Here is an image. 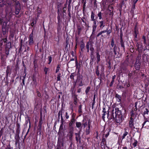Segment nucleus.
Listing matches in <instances>:
<instances>
[{"label":"nucleus","instance_id":"f257e3e1","mask_svg":"<svg viewBox=\"0 0 149 149\" xmlns=\"http://www.w3.org/2000/svg\"><path fill=\"white\" fill-rule=\"evenodd\" d=\"M109 119L115 120L117 125H119L124 119L123 117L122 111L118 107L115 108V111L113 109L111 112V118H109Z\"/></svg>","mask_w":149,"mask_h":149},{"label":"nucleus","instance_id":"f03ea898","mask_svg":"<svg viewBox=\"0 0 149 149\" xmlns=\"http://www.w3.org/2000/svg\"><path fill=\"white\" fill-rule=\"evenodd\" d=\"M141 57L140 56H138L136 58L135 62L134 64V67L136 70H139L140 68L141 62L140 60Z\"/></svg>","mask_w":149,"mask_h":149},{"label":"nucleus","instance_id":"7ed1b4c3","mask_svg":"<svg viewBox=\"0 0 149 149\" xmlns=\"http://www.w3.org/2000/svg\"><path fill=\"white\" fill-rule=\"evenodd\" d=\"M117 47L116 45L114 46L113 49L112 48L110 49V50L113 49V50L114 54L113 56L114 58H120L121 56V54H120L119 52L117 51Z\"/></svg>","mask_w":149,"mask_h":149},{"label":"nucleus","instance_id":"20e7f679","mask_svg":"<svg viewBox=\"0 0 149 149\" xmlns=\"http://www.w3.org/2000/svg\"><path fill=\"white\" fill-rule=\"evenodd\" d=\"M7 23L6 22H4L2 26L1 31L3 35H5L8 31V27H7Z\"/></svg>","mask_w":149,"mask_h":149},{"label":"nucleus","instance_id":"39448f33","mask_svg":"<svg viewBox=\"0 0 149 149\" xmlns=\"http://www.w3.org/2000/svg\"><path fill=\"white\" fill-rule=\"evenodd\" d=\"M83 78L82 75H80L79 74L78 77L76 81L79 86H81L84 85L83 83Z\"/></svg>","mask_w":149,"mask_h":149},{"label":"nucleus","instance_id":"423d86ee","mask_svg":"<svg viewBox=\"0 0 149 149\" xmlns=\"http://www.w3.org/2000/svg\"><path fill=\"white\" fill-rule=\"evenodd\" d=\"M11 5V3H7V0H0V7H3L4 6H6L7 7H9Z\"/></svg>","mask_w":149,"mask_h":149},{"label":"nucleus","instance_id":"0eeeda50","mask_svg":"<svg viewBox=\"0 0 149 149\" xmlns=\"http://www.w3.org/2000/svg\"><path fill=\"white\" fill-rule=\"evenodd\" d=\"M107 32V35H109L111 32V30L109 29L108 30V28H107L106 29V30H104L103 31H102L99 33L97 35V37H99L100 35H101V36L102 37H105L106 36L104 35V36L103 35H102V34Z\"/></svg>","mask_w":149,"mask_h":149},{"label":"nucleus","instance_id":"6e6552de","mask_svg":"<svg viewBox=\"0 0 149 149\" xmlns=\"http://www.w3.org/2000/svg\"><path fill=\"white\" fill-rule=\"evenodd\" d=\"M134 119L132 117L130 118L129 123V127L131 130H134L135 128L134 126Z\"/></svg>","mask_w":149,"mask_h":149},{"label":"nucleus","instance_id":"1a4fd4ad","mask_svg":"<svg viewBox=\"0 0 149 149\" xmlns=\"http://www.w3.org/2000/svg\"><path fill=\"white\" fill-rule=\"evenodd\" d=\"M103 114H102V118L104 121H105V116L106 113L107 115V118L109 119V109H106L105 108H103L102 111Z\"/></svg>","mask_w":149,"mask_h":149},{"label":"nucleus","instance_id":"9d476101","mask_svg":"<svg viewBox=\"0 0 149 149\" xmlns=\"http://www.w3.org/2000/svg\"><path fill=\"white\" fill-rule=\"evenodd\" d=\"M81 131V130L80 129V130H79V131L77 133H75V135L76 136V140L77 142H79V143H80L81 142V137L80 136V134Z\"/></svg>","mask_w":149,"mask_h":149},{"label":"nucleus","instance_id":"9b49d317","mask_svg":"<svg viewBox=\"0 0 149 149\" xmlns=\"http://www.w3.org/2000/svg\"><path fill=\"white\" fill-rule=\"evenodd\" d=\"M63 146V139H58L57 145V149H60L61 147Z\"/></svg>","mask_w":149,"mask_h":149},{"label":"nucleus","instance_id":"f8f14e48","mask_svg":"<svg viewBox=\"0 0 149 149\" xmlns=\"http://www.w3.org/2000/svg\"><path fill=\"white\" fill-rule=\"evenodd\" d=\"M33 31H32L31 33L30 34L29 36V45L30 46L32 45L33 44Z\"/></svg>","mask_w":149,"mask_h":149},{"label":"nucleus","instance_id":"ddd939ff","mask_svg":"<svg viewBox=\"0 0 149 149\" xmlns=\"http://www.w3.org/2000/svg\"><path fill=\"white\" fill-rule=\"evenodd\" d=\"M127 65H125V64L123 63L122 65L121 66V69L123 71V72L124 73H126L129 70L127 69Z\"/></svg>","mask_w":149,"mask_h":149},{"label":"nucleus","instance_id":"4468645a","mask_svg":"<svg viewBox=\"0 0 149 149\" xmlns=\"http://www.w3.org/2000/svg\"><path fill=\"white\" fill-rule=\"evenodd\" d=\"M93 21V24L92 26V33H93L96 31L98 23L97 24V21L96 20Z\"/></svg>","mask_w":149,"mask_h":149},{"label":"nucleus","instance_id":"2eb2a0df","mask_svg":"<svg viewBox=\"0 0 149 149\" xmlns=\"http://www.w3.org/2000/svg\"><path fill=\"white\" fill-rule=\"evenodd\" d=\"M125 42L127 43V41L125 42L124 40H120V45L121 47L123 49L124 52H125Z\"/></svg>","mask_w":149,"mask_h":149},{"label":"nucleus","instance_id":"dca6fc26","mask_svg":"<svg viewBox=\"0 0 149 149\" xmlns=\"http://www.w3.org/2000/svg\"><path fill=\"white\" fill-rule=\"evenodd\" d=\"M138 34L139 31L138 29L137 28L136 26H135L134 28V33L133 34V36H134L135 39L137 38V35Z\"/></svg>","mask_w":149,"mask_h":149},{"label":"nucleus","instance_id":"f3484780","mask_svg":"<svg viewBox=\"0 0 149 149\" xmlns=\"http://www.w3.org/2000/svg\"><path fill=\"white\" fill-rule=\"evenodd\" d=\"M19 134H16L15 136V144L17 145V144H19V140L20 137L19 136Z\"/></svg>","mask_w":149,"mask_h":149},{"label":"nucleus","instance_id":"a211bd4d","mask_svg":"<svg viewBox=\"0 0 149 149\" xmlns=\"http://www.w3.org/2000/svg\"><path fill=\"white\" fill-rule=\"evenodd\" d=\"M88 129H87L86 131V135H88L89 134V133L90 132V127L91 126V124H90V120H89L88 121Z\"/></svg>","mask_w":149,"mask_h":149},{"label":"nucleus","instance_id":"6ab92c4d","mask_svg":"<svg viewBox=\"0 0 149 149\" xmlns=\"http://www.w3.org/2000/svg\"><path fill=\"white\" fill-rule=\"evenodd\" d=\"M17 129L16 131V134H19L20 130V124L17 123L16 124Z\"/></svg>","mask_w":149,"mask_h":149},{"label":"nucleus","instance_id":"aec40b11","mask_svg":"<svg viewBox=\"0 0 149 149\" xmlns=\"http://www.w3.org/2000/svg\"><path fill=\"white\" fill-rule=\"evenodd\" d=\"M76 127H77L79 128V130L81 129H81L82 127V123L80 122H76Z\"/></svg>","mask_w":149,"mask_h":149},{"label":"nucleus","instance_id":"412c9836","mask_svg":"<svg viewBox=\"0 0 149 149\" xmlns=\"http://www.w3.org/2000/svg\"><path fill=\"white\" fill-rule=\"evenodd\" d=\"M99 27L100 28L102 29L105 26V23L103 21H100L99 22Z\"/></svg>","mask_w":149,"mask_h":149},{"label":"nucleus","instance_id":"4be33fe9","mask_svg":"<svg viewBox=\"0 0 149 149\" xmlns=\"http://www.w3.org/2000/svg\"><path fill=\"white\" fill-rule=\"evenodd\" d=\"M61 14H58L57 19L58 20V24L59 25L61 23Z\"/></svg>","mask_w":149,"mask_h":149},{"label":"nucleus","instance_id":"5701e85b","mask_svg":"<svg viewBox=\"0 0 149 149\" xmlns=\"http://www.w3.org/2000/svg\"><path fill=\"white\" fill-rule=\"evenodd\" d=\"M93 42L92 41H91L88 42H87L86 45V49H89V45H90V46H91V45L93 43Z\"/></svg>","mask_w":149,"mask_h":149},{"label":"nucleus","instance_id":"b1692460","mask_svg":"<svg viewBox=\"0 0 149 149\" xmlns=\"http://www.w3.org/2000/svg\"><path fill=\"white\" fill-rule=\"evenodd\" d=\"M74 103V104L76 105L77 104V95L74 94L73 95Z\"/></svg>","mask_w":149,"mask_h":149},{"label":"nucleus","instance_id":"393cba45","mask_svg":"<svg viewBox=\"0 0 149 149\" xmlns=\"http://www.w3.org/2000/svg\"><path fill=\"white\" fill-rule=\"evenodd\" d=\"M75 120V119H71V121L69 123V127L72 126V125L74 123Z\"/></svg>","mask_w":149,"mask_h":149},{"label":"nucleus","instance_id":"a878e982","mask_svg":"<svg viewBox=\"0 0 149 149\" xmlns=\"http://www.w3.org/2000/svg\"><path fill=\"white\" fill-rule=\"evenodd\" d=\"M95 14L93 11H92L91 12V20L92 21L96 20L95 18Z\"/></svg>","mask_w":149,"mask_h":149},{"label":"nucleus","instance_id":"bb28decb","mask_svg":"<svg viewBox=\"0 0 149 149\" xmlns=\"http://www.w3.org/2000/svg\"><path fill=\"white\" fill-rule=\"evenodd\" d=\"M96 54L97 61V62L98 63L100 61V55L99 54V52L98 51L96 52Z\"/></svg>","mask_w":149,"mask_h":149},{"label":"nucleus","instance_id":"cd10ccee","mask_svg":"<svg viewBox=\"0 0 149 149\" xmlns=\"http://www.w3.org/2000/svg\"><path fill=\"white\" fill-rule=\"evenodd\" d=\"M37 19V18H36V19H33L32 20V22L31 23V25L33 27V26L34 24H35L36 23V20Z\"/></svg>","mask_w":149,"mask_h":149},{"label":"nucleus","instance_id":"c85d7f7f","mask_svg":"<svg viewBox=\"0 0 149 149\" xmlns=\"http://www.w3.org/2000/svg\"><path fill=\"white\" fill-rule=\"evenodd\" d=\"M75 63H76V65L75 66L76 67V68H77L78 69V71H79L80 70V67H81V66H80V64H79V65L78 64V63L77 60H76Z\"/></svg>","mask_w":149,"mask_h":149},{"label":"nucleus","instance_id":"c756f323","mask_svg":"<svg viewBox=\"0 0 149 149\" xmlns=\"http://www.w3.org/2000/svg\"><path fill=\"white\" fill-rule=\"evenodd\" d=\"M10 72V68L9 66H8L7 68V69L6 70V75L7 77L8 76V75L9 74V73Z\"/></svg>","mask_w":149,"mask_h":149},{"label":"nucleus","instance_id":"7c9ffc66","mask_svg":"<svg viewBox=\"0 0 149 149\" xmlns=\"http://www.w3.org/2000/svg\"><path fill=\"white\" fill-rule=\"evenodd\" d=\"M80 47L81 49V51L83 52V49L85 47V45L83 42H81Z\"/></svg>","mask_w":149,"mask_h":149},{"label":"nucleus","instance_id":"2f4dec72","mask_svg":"<svg viewBox=\"0 0 149 149\" xmlns=\"http://www.w3.org/2000/svg\"><path fill=\"white\" fill-rule=\"evenodd\" d=\"M130 51L131 53H133L134 51V47L133 45H131L129 47Z\"/></svg>","mask_w":149,"mask_h":149},{"label":"nucleus","instance_id":"473e14b6","mask_svg":"<svg viewBox=\"0 0 149 149\" xmlns=\"http://www.w3.org/2000/svg\"><path fill=\"white\" fill-rule=\"evenodd\" d=\"M128 55L127 56V58L126 60L124 61L123 63L125 64V65H128L129 63V58L128 57Z\"/></svg>","mask_w":149,"mask_h":149},{"label":"nucleus","instance_id":"72a5a7b5","mask_svg":"<svg viewBox=\"0 0 149 149\" xmlns=\"http://www.w3.org/2000/svg\"><path fill=\"white\" fill-rule=\"evenodd\" d=\"M81 107H82V105L81 104L80 105H79V107H78L79 109L78 110V111L79 113V114H80V115L79 116H80L81 114L82 113V109H81Z\"/></svg>","mask_w":149,"mask_h":149},{"label":"nucleus","instance_id":"f704fd0d","mask_svg":"<svg viewBox=\"0 0 149 149\" xmlns=\"http://www.w3.org/2000/svg\"><path fill=\"white\" fill-rule=\"evenodd\" d=\"M144 119L145 121L144 123L142 124V126L141 128L142 129L144 125L146 123H147V124H149V121L147 120V119L146 118H145Z\"/></svg>","mask_w":149,"mask_h":149},{"label":"nucleus","instance_id":"c9c22d12","mask_svg":"<svg viewBox=\"0 0 149 149\" xmlns=\"http://www.w3.org/2000/svg\"><path fill=\"white\" fill-rule=\"evenodd\" d=\"M42 118H40V119L39 121V123L38 124V127H39V128H41L42 125Z\"/></svg>","mask_w":149,"mask_h":149},{"label":"nucleus","instance_id":"e433bc0d","mask_svg":"<svg viewBox=\"0 0 149 149\" xmlns=\"http://www.w3.org/2000/svg\"><path fill=\"white\" fill-rule=\"evenodd\" d=\"M115 97L118 99L119 101H118V102H120L121 101L122 98L120 95H119L117 94H116Z\"/></svg>","mask_w":149,"mask_h":149},{"label":"nucleus","instance_id":"4c0bfd02","mask_svg":"<svg viewBox=\"0 0 149 149\" xmlns=\"http://www.w3.org/2000/svg\"><path fill=\"white\" fill-rule=\"evenodd\" d=\"M76 75V74L75 73H73L71 74L70 75V77L71 79L74 80V77Z\"/></svg>","mask_w":149,"mask_h":149},{"label":"nucleus","instance_id":"58836bf2","mask_svg":"<svg viewBox=\"0 0 149 149\" xmlns=\"http://www.w3.org/2000/svg\"><path fill=\"white\" fill-rule=\"evenodd\" d=\"M7 47L6 48L10 49L11 48V42H8L6 44Z\"/></svg>","mask_w":149,"mask_h":149},{"label":"nucleus","instance_id":"ea45409f","mask_svg":"<svg viewBox=\"0 0 149 149\" xmlns=\"http://www.w3.org/2000/svg\"><path fill=\"white\" fill-rule=\"evenodd\" d=\"M130 114H131V117H132L134 116V115H135V112H134V109H132V111L130 112Z\"/></svg>","mask_w":149,"mask_h":149},{"label":"nucleus","instance_id":"a19ab883","mask_svg":"<svg viewBox=\"0 0 149 149\" xmlns=\"http://www.w3.org/2000/svg\"><path fill=\"white\" fill-rule=\"evenodd\" d=\"M67 5V3L64 4L65 7L63 8V13H65L66 10V7Z\"/></svg>","mask_w":149,"mask_h":149},{"label":"nucleus","instance_id":"79ce46f5","mask_svg":"<svg viewBox=\"0 0 149 149\" xmlns=\"http://www.w3.org/2000/svg\"><path fill=\"white\" fill-rule=\"evenodd\" d=\"M86 1H85L84 2V4L83 5V13L84 14V11H85V9L86 4Z\"/></svg>","mask_w":149,"mask_h":149},{"label":"nucleus","instance_id":"37998d69","mask_svg":"<svg viewBox=\"0 0 149 149\" xmlns=\"http://www.w3.org/2000/svg\"><path fill=\"white\" fill-rule=\"evenodd\" d=\"M49 69L48 68L45 67L44 68V71L45 72V74H47V72L49 71Z\"/></svg>","mask_w":149,"mask_h":149},{"label":"nucleus","instance_id":"c03bdc74","mask_svg":"<svg viewBox=\"0 0 149 149\" xmlns=\"http://www.w3.org/2000/svg\"><path fill=\"white\" fill-rule=\"evenodd\" d=\"M28 122H29V127H30V125H31V123H30V118L29 117H27V120H26V123H25L26 124V125H27L28 124Z\"/></svg>","mask_w":149,"mask_h":149},{"label":"nucleus","instance_id":"a18cd8bd","mask_svg":"<svg viewBox=\"0 0 149 149\" xmlns=\"http://www.w3.org/2000/svg\"><path fill=\"white\" fill-rule=\"evenodd\" d=\"M102 13L101 12H99L97 14V16L99 17V19H102Z\"/></svg>","mask_w":149,"mask_h":149},{"label":"nucleus","instance_id":"49530a36","mask_svg":"<svg viewBox=\"0 0 149 149\" xmlns=\"http://www.w3.org/2000/svg\"><path fill=\"white\" fill-rule=\"evenodd\" d=\"M77 29H78V34H79L81 31V28L80 26H77Z\"/></svg>","mask_w":149,"mask_h":149},{"label":"nucleus","instance_id":"de8ad7c7","mask_svg":"<svg viewBox=\"0 0 149 149\" xmlns=\"http://www.w3.org/2000/svg\"><path fill=\"white\" fill-rule=\"evenodd\" d=\"M142 39H143V43H144V44L146 45L147 43L146 42V37L144 36H143L142 37Z\"/></svg>","mask_w":149,"mask_h":149},{"label":"nucleus","instance_id":"09e8293b","mask_svg":"<svg viewBox=\"0 0 149 149\" xmlns=\"http://www.w3.org/2000/svg\"><path fill=\"white\" fill-rule=\"evenodd\" d=\"M61 74L60 73H59L57 75V81H60L61 80L60 77H61Z\"/></svg>","mask_w":149,"mask_h":149},{"label":"nucleus","instance_id":"8fccbe9b","mask_svg":"<svg viewBox=\"0 0 149 149\" xmlns=\"http://www.w3.org/2000/svg\"><path fill=\"white\" fill-rule=\"evenodd\" d=\"M63 122H62V123L60 126L59 130L60 131H62L63 130Z\"/></svg>","mask_w":149,"mask_h":149},{"label":"nucleus","instance_id":"3c124183","mask_svg":"<svg viewBox=\"0 0 149 149\" xmlns=\"http://www.w3.org/2000/svg\"><path fill=\"white\" fill-rule=\"evenodd\" d=\"M128 132L126 131H125L124 134L123 135V136L122 137V139H123L125 138V136L127 134Z\"/></svg>","mask_w":149,"mask_h":149},{"label":"nucleus","instance_id":"603ef678","mask_svg":"<svg viewBox=\"0 0 149 149\" xmlns=\"http://www.w3.org/2000/svg\"><path fill=\"white\" fill-rule=\"evenodd\" d=\"M111 45L112 47H113V46H114L115 45L114 42L113 38H112L111 39Z\"/></svg>","mask_w":149,"mask_h":149},{"label":"nucleus","instance_id":"864d4df0","mask_svg":"<svg viewBox=\"0 0 149 149\" xmlns=\"http://www.w3.org/2000/svg\"><path fill=\"white\" fill-rule=\"evenodd\" d=\"M145 109H146V110L144 111L143 113L144 114V115L148 114V113L149 112L148 109L147 108H146Z\"/></svg>","mask_w":149,"mask_h":149},{"label":"nucleus","instance_id":"5fc2aeb1","mask_svg":"<svg viewBox=\"0 0 149 149\" xmlns=\"http://www.w3.org/2000/svg\"><path fill=\"white\" fill-rule=\"evenodd\" d=\"M105 144L104 143H101V147L102 149H105Z\"/></svg>","mask_w":149,"mask_h":149},{"label":"nucleus","instance_id":"6e6d98bb","mask_svg":"<svg viewBox=\"0 0 149 149\" xmlns=\"http://www.w3.org/2000/svg\"><path fill=\"white\" fill-rule=\"evenodd\" d=\"M39 8V7H38L37 8V10L38 11V15H37V17H39V14H41V12H42L40 10H38Z\"/></svg>","mask_w":149,"mask_h":149},{"label":"nucleus","instance_id":"4d7b16f0","mask_svg":"<svg viewBox=\"0 0 149 149\" xmlns=\"http://www.w3.org/2000/svg\"><path fill=\"white\" fill-rule=\"evenodd\" d=\"M90 87L88 86L86 90V91H85V92L86 94H87L88 93V92H89V91L90 90Z\"/></svg>","mask_w":149,"mask_h":149},{"label":"nucleus","instance_id":"13d9d810","mask_svg":"<svg viewBox=\"0 0 149 149\" xmlns=\"http://www.w3.org/2000/svg\"><path fill=\"white\" fill-rule=\"evenodd\" d=\"M90 57L92 61L95 60V57L94 55H90Z\"/></svg>","mask_w":149,"mask_h":149},{"label":"nucleus","instance_id":"bf43d9fd","mask_svg":"<svg viewBox=\"0 0 149 149\" xmlns=\"http://www.w3.org/2000/svg\"><path fill=\"white\" fill-rule=\"evenodd\" d=\"M48 61H49V63H48V64H49L52 61V57L51 56H49L48 57Z\"/></svg>","mask_w":149,"mask_h":149},{"label":"nucleus","instance_id":"052dcab7","mask_svg":"<svg viewBox=\"0 0 149 149\" xmlns=\"http://www.w3.org/2000/svg\"><path fill=\"white\" fill-rule=\"evenodd\" d=\"M106 139L104 138V137H103L102 138V142L101 143H106Z\"/></svg>","mask_w":149,"mask_h":149},{"label":"nucleus","instance_id":"680f3d73","mask_svg":"<svg viewBox=\"0 0 149 149\" xmlns=\"http://www.w3.org/2000/svg\"><path fill=\"white\" fill-rule=\"evenodd\" d=\"M9 49L6 48V54L7 56L9 54Z\"/></svg>","mask_w":149,"mask_h":149},{"label":"nucleus","instance_id":"e2e57ef3","mask_svg":"<svg viewBox=\"0 0 149 149\" xmlns=\"http://www.w3.org/2000/svg\"><path fill=\"white\" fill-rule=\"evenodd\" d=\"M73 134H69L68 136L69 139L70 141H72V136Z\"/></svg>","mask_w":149,"mask_h":149},{"label":"nucleus","instance_id":"0e129e2a","mask_svg":"<svg viewBox=\"0 0 149 149\" xmlns=\"http://www.w3.org/2000/svg\"><path fill=\"white\" fill-rule=\"evenodd\" d=\"M96 74L98 76H99L100 74L99 71L98 70V66H97V68L96 70Z\"/></svg>","mask_w":149,"mask_h":149},{"label":"nucleus","instance_id":"69168bd1","mask_svg":"<svg viewBox=\"0 0 149 149\" xmlns=\"http://www.w3.org/2000/svg\"><path fill=\"white\" fill-rule=\"evenodd\" d=\"M15 13L16 15H18L19 13V12L20 10H19L18 9H15Z\"/></svg>","mask_w":149,"mask_h":149},{"label":"nucleus","instance_id":"338daca9","mask_svg":"<svg viewBox=\"0 0 149 149\" xmlns=\"http://www.w3.org/2000/svg\"><path fill=\"white\" fill-rule=\"evenodd\" d=\"M138 143L137 141L135 140L134 142L133 143V145L135 147H136Z\"/></svg>","mask_w":149,"mask_h":149},{"label":"nucleus","instance_id":"774afa93","mask_svg":"<svg viewBox=\"0 0 149 149\" xmlns=\"http://www.w3.org/2000/svg\"><path fill=\"white\" fill-rule=\"evenodd\" d=\"M60 67L59 65H58L56 69V72L57 73L59 71V68H60Z\"/></svg>","mask_w":149,"mask_h":149}]
</instances>
